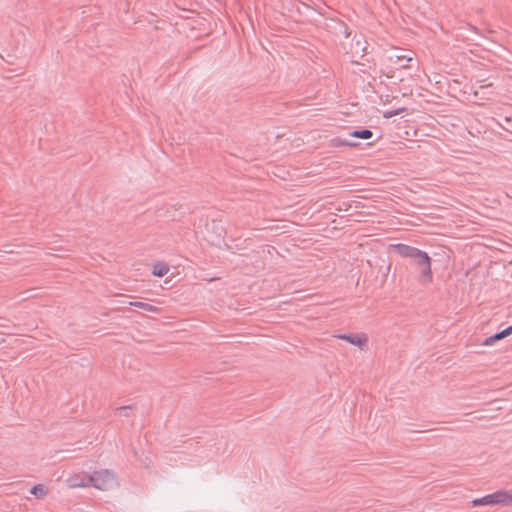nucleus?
I'll use <instances>...</instances> for the list:
<instances>
[{"instance_id":"nucleus-1","label":"nucleus","mask_w":512,"mask_h":512,"mask_svg":"<svg viewBox=\"0 0 512 512\" xmlns=\"http://www.w3.org/2000/svg\"><path fill=\"white\" fill-rule=\"evenodd\" d=\"M393 248L401 257L411 260V265L418 271L417 281L421 285L432 283L431 258L425 251L403 243L395 244Z\"/></svg>"},{"instance_id":"nucleus-2","label":"nucleus","mask_w":512,"mask_h":512,"mask_svg":"<svg viewBox=\"0 0 512 512\" xmlns=\"http://www.w3.org/2000/svg\"><path fill=\"white\" fill-rule=\"evenodd\" d=\"M88 481H91V485L96 489L105 491L115 484V475L112 471L103 469L94 471Z\"/></svg>"},{"instance_id":"nucleus-3","label":"nucleus","mask_w":512,"mask_h":512,"mask_svg":"<svg viewBox=\"0 0 512 512\" xmlns=\"http://www.w3.org/2000/svg\"><path fill=\"white\" fill-rule=\"evenodd\" d=\"M486 505H508L512 503V491L499 490L492 494L485 495Z\"/></svg>"},{"instance_id":"nucleus-4","label":"nucleus","mask_w":512,"mask_h":512,"mask_svg":"<svg viewBox=\"0 0 512 512\" xmlns=\"http://www.w3.org/2000/svg\"><path fill=\"white\" fill-rule=\"evenodd\" d=\"M90 475L75 474L68 478L67 482L71 488H83L91 485Z\"/></svg>"},{"instance_id":"nucleus-5","label":"nucleus","mask_w":512,"mask_h":512,"mask_svg":"<svg viewBox=\"0 0 512 512\" xmlns=\"http://www.w3.org/2000/svg\"><path fill=\"white\" fill-rule=\"evenodd\" d=\"M510 334H512V325L508 326L504 330H502L498 333H495L494 335L486 338L483 342V345L490 346V345L494 344L496 341L501 340V339L509 336Z\"/></svg>"},{"instance_id":"nucleus-6","label":"nucleus","mask_w":512,"mask_h":512,"mask_svg":"<svg viewBox=\"0 0 512 512\" xmlns=\"http://www.w3.org/2000/svg\"><path fill=\"white\" fill-rule=\"evenodd\" d=\"M339 339L346 340L347 342L362 347L366 344L367 338L365 336H359L354 334H341L337 336Z\"/></svg>"},{"instance_id":"nucleus-7","label":"nucleus","mask_w":512,"mask_h":512,"mask_svg":"<svg viewBox=\"0 0 512 512\" xmlns=\"http://www.w3.org/2000/svg\"><path fill=\"white\" fill-rule=\"evenodd\" d=\"M390 60L393 61L395 64L399 63L400 67L405 68L407 67V63L412 61V57L397 53L395 55L390 56Z\"/></svg>"},{"instance_id":"nucleus-8","label":"nucleus","mask_w":512,"mask_h":512,"mask_svg":"<svg viewBox=\"0 0 512 512\" xmlns=\"http://www.w3.org/2000/svg\"><path fill=\"white\" fill-rule=\"evenodd\" d=\"M351 137L360 139H370L373 136V132L370 129H357L349 133Z\"/></svg>"},{"instance_id":"nucleus-9","label":"nucleus","mask_w":512,"mask_h":512,"mask_svg":"<svg viewBox=\"0 0 512 512\" xmlns=\"http://www.w3.org/2000/svg\"><path fill=\"white\" fill-rule=\"evenodd\" d=\"M169 271V267L165 264L157 263L153 266L152 274L157 277L165 276Z\"/></svg>"},{"instance_id":"nucleus-10","label":"nucleus","mask_w":512,"mask_h":512,"mask_svg":"<svg viewBox=\"0 0 512 512\" xmlns=\"http://www.w3.org/2000/svg\"><path fill=\"white\" fill-rule=\"evenodd\" d=\"M131 305L137 307V308H140V309H143L145 311H148V312H156L158 311V308L149 304V303H145V302H130Z\"/></svg>"},{"instance_id":"nucleus-11","label":"nucleus","mask_w":512,"mask_h":512,"mask_svg":"<svg viewBox=\"0 0 512 512\" xmlns=\"http://www.w3.org/2000/svg\"><path fill=\"white\" fill-rule=\"evenodd\" d=\"M334 146H350V147H356L358 143L352 142L347 139H342L340 137L334 138L332 140Z\"/></svg>"},{"instance_id":"nucleus-12","label":"nucleus","mask_w":512,"mask_h":512,"mask_svg":"<svg viewBox=\"0 0 512 512\" xmlns=\"http://www.w3.org/2000/svg\"><path fill=\"white\" fill-rule=\"evenodd\" d=\"M30 492H31V494H33L37 497H41L46 494V489L43 485L37 484L31 488Z\"/></svg>"},{"instance_id":"nucleus-13","label":"nucleus","mask_w":512,"mask_h":512,"mask_svg":"<svg viewBox=\"0 0 512 512\" xmlns=\"http://www.w3.org/2000/svg\"><path fill=\"white\" fill-rule=\"evenodd\" d=\"M406 109L404 107L402 108H398V109H395V110H389V111H386L383 113V117L386 118V119H390L396 115H399L401 114L402 112H404Z\"/></svg>"},{"instance_id":"nucleus-14","label":"nucleus","mask_w":512,"mask_h":512,"mask_svg":"<svg viewBox=\"0 0 512 512\" xmlns=\"http://www.w3.org/2000/svg\"><path fill=\"white\" fill-rule=\"evenodd\" d=\"M130 409H131L130 405L119 407V408L116 409V415L127 417L128 416L127 411L130 410Z\"/></svg>"},{"instance_id":"nucleus-15","label":"nucleus","mask_w":512,"mask_h":512,"mask_svg":"<svg viewBox=\"0 0 512 512\" xmlns=\"http://www.w3.org/2000/svg\"><path fill=\"white\" fill-rule=\"evenodd\" d=\"M471 503H472L473 506L486 505L485 496H483L481 498H476V499L472 500Z\"/></svg>"},{"instance_id":"nucleus-16","label":"nucleus","mask_w":512,"mask_h":512,"mask_svg":"<svg viewBox=\"0 0 512 512\" xmlns=\"http://www.w3.org/2000/svg\"><path fill=\"white\" fill-rule=\"evenodd\" d=\"M471 30H473V31H474L475 33H477V34L479 33V32H478V29H477L476 27H471Z\"/></svg>"},{"instance_id":"nucleus-17","label":"nucleus","mask_w":512,"mask_h":512,"mask_svg":"<svg viewBox=\"0 0 512 512\" xmlns=\"http://www.w3.org/2000/svg\"><path fill=\"white\" fill-rule=\"evenodd\" d=\"M356 44H357V46H360L361 45L360 40H357Z\"/></svg>"}]
</instances>
